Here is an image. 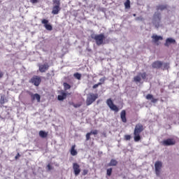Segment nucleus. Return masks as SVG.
Returning <instances> with one entry per match:
<instances>
[{
    "label": "nucleus",
    "instance_id": "nucleus-22",
    "mask_svg": "<svg viewBox=\"0 0 179 179\" xmlns=\"http://www.w3.org/2000/svg\"><path fill=\"white\" fill-rule=\"evenodd\" d=\"M118 164V161L115 160L114 159H112L110 162V163L108 164L109 167L117 166Z\"/></svg>",
    "mask_w": 179,
    "mask_h": 179
},
{
    "label": "nucleus",
    "instance_id": "nucleus-2",
    "mask_svg": "<svg viewBox=\"0 0 179 179\" xmlns=\"http://www.w3.org/2000/svg\"><path fill=\"white\" fill-rule=\"evenodd\" d=\"M92 38L93 40H95L96 45H103V44L110 43V39L106 40V36H104V34H99L92 36Z\"/></svg>",
    "mask_w": 179,
    "mask_h": 179
},
{
    "label": "nucleus",
    "instance_id": "nucleus-23",
    "mask_svg": "<svg viewBox=\"0 0 179 179\" xmlns=\"http://www.w3.org/2000/svg\"><path fill=\"white\" fill-rule=\"evenodd\" d=\"M5 103H8V99L5 95H1L0 98V103L5 104Z\"/></svg>",
    "mask_w": 179,
    "mask_h": 179
},
{
    "label": "nucleus",
    "instance_id": "nucleus-18",
    "mask_svg": "<svg viewBox=\"0 0 179 179\" xmlns=\"http://www.w3.org/2000/svg\"><path fill=\"white\" fill-rule=\"evenodd\" d=\"M176 43V40L171 38H168L166 40V43H164L165 47H169L171 44H174Z\"/></svg>",
    "mask_w": 179,
    "mask_h": 179
},
{
    "label": "nucleus",
    "instance_id": "nucleus-3",
    "mask_svg": "<svg viewBox=\"0 0 179 179\" xmlns=\"http://www.w3.org/2000/svg\"><path fill=\"white\" fill-rule=\"evenodd\" d=\"M52 2V14L58 15L61 12V1L59 0H53Z\"/></svg>",
    "mask_w": 179,
    "mask_h": 179
},
{
    "label": "nucleus",
    "instance_id": "nucleus-17",
    "mask_svg": "<svg viewBox=\"0 0 179 179\" xmlns=\"http://www.w3.org/2000/svg\"><path fill=\"white\" fill-rule=\"evenodd\" d=\"M98 130H93L86 134V141H90V135H97Z\"/></svg>",
    "mask_w": 179,
    "mask_h": 179
},
{
    "label": "nucleus",
    "instance_id": "nucleus-4",
    "mask_svg": "<svg viewBox=\"0 0 179 179\" xmlns=\"http://www.w3.org/2000/svg\"><path fill=\"white\" fill-rule=\"evenodd\" d=\"M97 99H99L98 94H93V93L89 94L87 96V100H86L87 106H91V104H93V103H94L95 100H97Z\"/></svg>",
    "mask_w": 179,
    "mask_h": 179
},
{
    "label": "nucleus",
    "instance_id": "nucleus-43",
    "mask_svg": "<svg viewBox=\"0 0 179 179\" xmlns=\"http://www.w3.org/2000/svg\"><path fill=\"white\" fill-rule=\"evenodd\" d=\"M133 16H136V14H134Z\"/></svg>",
    "mask_w": 179,
    "mask_h": 179
},
{
    "label": "nucleus",
    "instance_id": "nucleus-5",
    "mask_svg": "<svg viewBox=\"0 0 179 179\" xmlns=\"http://www.w3.org/2000/svg\"><path fill=\"white\" fill-rule=\"evenodd\" d=\"M29 83H31L34 86L38 87L40 86V83H41V77L38 76H34L29 81Z\"/></svg>",
    "mask_w": 179,
    "mask_h": 179
},
{
    "label": "nucleus",
    "instance_id": "nucleus-13",
    "mask_svg": "<svg viewBox=\"0 0 179 179\" xmlns=\"http://www.w3.org/2000/svg\"><path fill=\"white\" fill-rule=\"evenodd\" d=\"M41 23L42 24H44V27L46 29V30H48L49 31H51V30H52V26L48 24V20H42Z\"/></svg>",
    "mask_w": 179,
    "mask_h": 179
},
{
    "label": "nucleus",
    "instance_id": "nucleus-34",
    "mask_svg": "<svg viewBox=\"0 0 179 179\" xmlns=\"http://www.w3.org/2000/svg\"><path fill=\"white\" fill-rule=\"evenodd\" d=\"M141 76L142 79H146V76H148V74H146V72L141 73Z\"/></svg>",
    "mask_w": 179,
    "mask_h": 179
},
{
    "label": "nucleus",
    "instance_id": "nucleus-31",
    "mask_svg": "<svg viewBox=\"0 0 179 179\" xmlns=\"http://www.w3.org/2000/svg\"><path fill=\"white\" fill-rule=\"evenodd\" d=\"M106 77H103V78H100L99 83H101V85H104V83L106 82Z\"/></svg>",
    "mask_w": 179,
    "mask_h": 179
},
{
    "label": "nucleus",
    "instance_id": "nucleus-15",
    "mask_svg": "<svg viewBox=\"0 0 179 179\" xmlns=\"http://www.w3.org/2000/svg\"><path fill=\"white\" fill-rule=\"evenodd\" d=\"M151 38H152L153 43L155 44H157L159 41L163 40V36H157V34H153Z\"/></svg>",
    "mask_w": 179,
    "mask_h": 179
},
{
    "label": "nucleus",
    "instance_id": "nucleus-30",
    "mask_svg": "<svg viewBox=\"0 0 179 179\" xmlns=\"http://www.w3.org/2000/svg\"><path fill=\"white\" fill-rule=\"evenodd\" d=\"M134 82H141V80H142V79L141 78V76H136L134 78Z\"/></svg>",
    "mask_w": 179,
    "mask_h": 179
},
{
    "label": "nucleus",
    "instance_id": "nucleus-25",
    "mask_svg": "<svg viewBox=\"0 0 179 179\" xmlns=\"http://www.w3.org/2000/svg\"><path fill=\"white\" fill-rule=\"evenodd\" d=\"M164 9H167V6L166 5H159L157 6V10H164Z\"/></svg>",
    "mask_w": 179,
    "mask_h": 179
},
{
    "label": "nucleus",
    "instance_id": "nucleus-28",
    "mask_svg": "<svg viewBox=\"0 0 179 179\" xmlns=\"http://www.w3.org/2000/svg\"><path fill=\"white\" fill-rule=\"evenodd\" d=\"M124 6L127 9H129V8H131V1L129 0H127L124 3Z\"/></svg>",
    "mask_w": 179,
    "mask_h": 179
},
{
    "label": "nucleus",
    "instance_id": "nucleus-39",
    "mask_svg": "<svg viewBox=\"0 0 179 179\" xmlns=\"http://www.w3.org/2000/svg\"><path fill=\"white\" fill-rule=\"evenodd\" d=\"M38 2V0H31V3H37Z\"/></svg>",
    "mask_w": 179,
    "mask_h": 179
},
{
    "label": "nucleus",
    "instance_id": "nucleus-11",
    "mask_svg": "<svg viewBox=\"0 0 179 179\" xmlns=\"http://www.w3.org/2000/svg\"><path fill=\"white\" fill-rule=\"evenodd\" d=\"M39 71L41 72V73H44L45 72H47L48 69H50V65L48 63H45L44 64H40L39 65Z\"/></svg>",
    "mask_w": 179,
    "mask_h": 179
},
{
    "label": "nucleus",
    "instance_id": "nucleus-26",
    "mask_svg": "<svg viewBox=\"0 0 179 179\" xmlns=\"http://www.w3.org/2000/svg\"><path fill=\"white\" fill-rule=\"evenodd\" d=\"M73 76L76 79H78V80H80V79H82V74L79 73H75Z\"/></svg>",
    "mask_w": 179,
    "mask_h": 179
},
{
    "label": "nucleus",
    "instance_id": "nucleus-41",
    "mask_svg": "<svg viewBox=\"0 0 179 179\" xmlns=\"http://www.w3.org/2000/svg\"><path fill=\"white\" fill-rule=\"evenodd\" d=\"M3 77V73L2 71H0V79L1 78Z\"/></svg>",
    "mask_w": 179,
    "mask_h": 179
},
{
    "label": "nucleus",
    "instance_id": "nucleus-32",
    "mask_svg": "<svg viewBox=\"0 0 179 179\" xmlns=\"http://www.w3.org/2000/svg\"><path fill=\"white\" fill-rule=\"evenodd\" d=\"M169 68H170V66H169V63H164L163 71H165V69H169Z\"/></svg>",
    "mask_w": 179,
    "mask_h": 179
},
{
    "label": "nucleus",
    "instance_id": "nucleus-44",
    "mask_svg": "<svg viewBox=\"0 0 179 179\" xmlns=\"http://www.w3.org/2000/svg\"><path fill=\"white\" fill-rule=\"evenodd\" d=\"M84 1H87V0H84Z\"/></svg>",
    "mask_w": 179,
    "mask_h": 179
},
{
    "label": "nucleus",
    "instance_id": "nucleus-16",
    "mask_svg": "<svg viewBox=\"0 0 179 179\" xmlns=\"http://www.w3.org/2000/svg\"><path fill=\"white\" fill-rule=\"evenodd\" d=\"M120 118L122 122H123L124 124L127 123V111H125V110L121 111Z\"/></svg>",
    "mask_w": 179,
    "mask_h": 179
},
{
    "label": "nucleus",
    "instance_id": "nucleus-42",
    "mask_svg": "<svg viewBox=\"0 0 179 179\" xmlns=\"http://www.w3.org/2000/svg\"><path fill=\"white\" fill-rule=\"evenodd\" d=\"M103 136L106 138V136H107V134H106V133L103 134Z\"/></svg>",
    "mask_w": 179,
    "mask_h": 179
},
{
    "label": "nucleus",
    "instance_id": "nucleus-27",
    "mask_svg": "<svg viewBox=\"0 0 179 179\" xmlns=\"http://www.w3.org/2000/svg\"><path fill=\"white\" fill-rule=\"evenodd\" d=\"M63 86L64 87V90H69V89H71V85L68 84L67 83H64Z\"/></svg>",
    "mask_w": 179,
    "mask_h": 179
},
{
    "label": "nucleus",
    "instance_id": "nucleus-14",
    "mask_svg": "<svg viewBox=\"0 0 179 179\" xmlns=\"http://www.w3.org/2000/svg\"><path fill=\"white\" fill-rule=\"evenodd\" d=\"M163 66V62L161 61H155L152 64V67L154 69H160Z\"/></svg>",
    "mask_w": 179,
    "mask_h": 179
},
{
    "label": "nucleus",
    "instance_id": "nucleus-7",
    "mask_svg": "<svg viewBox=\"0 0 179 179\" xmlns=\"http://www.w3.org/2000/svg\"><path fill=\"white\" fill-rule=\"evenodd\" d=\"M162 146H173L176 145V140L174 138H167L161 142Z\"/></svg>",
    "mask_w": 179,
    "mask_h": 179
},
{
    "label": "nucleus",
    "instance_id": "nucleus-35",
    "mask_svg": "<svg viewBox=\"0 0 179 179\" xmlns=\"http://www.w3.org/2000/svg\"><path fill=\"white\" fill-rule=\"evenodd\" d=\"M101 86V83H97L93 85L92 89H97L98 87Z\"/></svg>",
    "mask_w": 179,
    "mask_h": 179
},
{
    "label": "nucleus",
    "instance_id": "nucleus-20",
    "mask_svg": "<svg viewBox=\"0 0 179 179\" xmlns=\"http://www.w3.org/2000/svg\"><path fill=\"white\" fill-rule=\"evenodd\" d=\"M145 99L147 100H151V102H152L154 103H157V99L153 98V95H152L150 94H147L146 96H145Z\"/></svg>",
    "mask_w": 179,
    "mask_h": 179
},
{
    "label": "nucleus",
    "instance_id": "nucleus-8",
    "mask_svg": "<svg viewBox=\"0 0 179 179\" xmlns=\"http://www.w3.org/2000/svg\"><path fill=\"white\" fill-rule=\"evenodd\" d=\"M155 174L157 177L160 176V173L162 170V167H163V163L160 161H157L155 164Z\"/></svg>",
    "mask_w": 179,
    "mask_h": 179
},
{
    "label": "nucleus",
    "instance_id": "nucleus-33",
    "mask_svg": "<svg viewBox=\"0 0 179 179\" xmlns=\"http://www.w3.org/2000/svg\"><path fill=\"white\" fill-rule=\"evenodd\" d=\"M124 141H131V135H129V134L125 135Z\"/></svg>",
    "mask_w": 179,
    "mask_h": 179
},
{
    "label": "nucleus",
    "instance_id": "nucleus-37",
    "mask_svg": "<svg viewBox=\"0 0 179 179\" xmlns=\"http://www.w3.org/2000/svg\"><path fill=\"white\" fill-rule=\"evenodd\" d=\"M87 173H89V170L87 169H84L83 171V176H87Z\"/></svg>",
    "mask_w": 179,
    "mask_h": 179
},
{
    "label": "nucleus",
    "instance_id": "nucleus-10",
    "mask_svg": "<svg viewBox=\"0 0 179 179\" xmlns=\"http://www.w3.org/2000/svg\"><path fill=\"white\" fill-rule=\"evenodd\" d=\"M73 170L74 176H78L79 174H80V166L78 165V163L73 164Z\"/></svg>",
    "mask_w": 179,
    "mask_h": 179
},
{
    "label": "nucleus",
    "instance_id": "nucleus-38",
    "mask_svg": "<svg viewBox=\"0 0 179 179\" xmlns=\"http://www.w3.org/2000/svg\"><path fill=\"white\" fill-rule=\"evenodd\" d=\"M19 157H20V154L17 153V155L15 157V160H17Z\"/></svg>",
    "mask_w": 179,
    "mask_h": 179
},
{
    "label": "nucleus",
    "instance_id": "nucleus-24",
    "mask_svg": "<svg viewBox=\"0 0 179 179\" xmlns=\"http://www.w3.org/2000/svg\"><path fill=\"white\" fill-rule=\"evenodd\" d=\"M39 136H41V138H47V136H48V133H47L43 130H41L39 131Z\"/></svg>",
    "mask_w": 179,
    "mask_h": 179
},
{
    "label": "nucleus",
    "instance_id": "nucleus-36",
    "mask_svg": "<svg viewBox=\"0 0 179 179\" xmlns=\"http://www.w3.org/2000/svg\"><path fill=\"white\" fill-rule=\"evenodd\" d=\"M71 105L73 106V107H75V108H78L80 107V104H79V103L75 104L74 103H71Z\"/></svg>",
    "mask_w": 179,
    "mask_h": 179
},
{
    "label": "nucleus",
    "instance_id": "nucleus-1",
    "mask_svg": "<svg viewBox=\"0 0 179 179\" xmlns=\"http://www.w3.org/2000/svg\"><path fill=\"white\" fill-rule=\"evenodd\" d=\"M145 131V127L143 124L138 123L136 124L134 131V142H139L142 137L141 136V134Z\"/></svg>",
    "mask_w": 179,
    "mask_h": 179
},
{
    "label": "nucleus",
    "instance_id": "nucleus-9",
    "mask_svg": "<svg viewBox=\"0 0 179 179\" xmlns=\"http://www.w3.org/2000/svg\"><path fill=\"white\" fill-rule=\"evenodd\" d=\"M154 24H155V27L157 29H159V27H160V24L158 22L157 24H156V20H159V22H160V20H162V15L160 14V13H155L154 14Z\"/></svg>",
    "mask_w": 179,
    "mask_h": 179
},
{
    "label": "nucleus",
    "instance_id": "nucleus-19",
    "mask_svg": "<svg viewBox=\"0 0 179 179\" xmlns=\"http://www.w3.org/2000/svg\"><path fill=\"white\" fill-rule=\"evenodd\" d=\"M66 93L64 92H61V95H58L57 96V100H59V101H62L64 100H65V99H66Z\"/></svg>",
    "mask_w": 179,
    "mask_h": 179
},
{
    "label": "nucleus",
    "instance_id": "nucleus-6",
    "mask_svg": "<svg viewBox=\"0 0 179 179\" xmlns=\"http://www.w3.org/2000/svg\"><path fill=\"white\" fill-rule=\"evenodd\" d=\"M106 104L112 111H115V113H118V111H120L118 106L114 104V102H113L111 99H107Z\"/></svg>",
    "mask_w": 179,
    "mask_h": 179
},
{
    "label": "nucleus",
    "instance_id": "nucleus-40",
    "mask_svg": "<svg viewBox=\"0 0 179 179\" xmlns=\"http://www.w3.org/2000/svg\"><path fill=\"white\" fill-rule=\"evenodd\" d=\"M48 170H52V167H51V164H48L47 166Z\"/></svg>",
    "mask_w": 179,
    "mask_h": 179
},
{
    "label": "nucleus",
    "instance_id": "nucleus-29",
    "mask_svg": "<svg viewBox=\"0 0 179 179\" xmlns=\"http://www.w3.org/2000/svg\"><path fill=\"white\" fill-rule=\"evenodd\" d=\"M111 174H113V169L112 168L108 169L106 171V175L108 177H110Z\"/></svg>",
    "mask_w": 179,
    "mask_h": 179
},
{
    "label": "nucleus",
    "instance_id": "nucleus-21",
    "mask_svg": "<svg viewBox=\"0 0 179 179\" xmlns=\"http://www.w3.org/2000/svg\"><path fill=\"white\" fill-rule=\"evenodd\" d=\"M76 148V145H73L71 146L70 152L71 156H76V155H78V151H76V150H75V148Z\"/></svg>",
    "mask_w": 179,
    "mask_h": 179
},
{
    "label": "nucleus",
    "instance_id": "nucleus-12",
    "mask_svg": "<svg viewBox=\"0 0 179 179\" xmlns=\"http://www.w3.org/2000/svg\"><path fill=\"white\" fill-rule=\"evenodd\" d=\"M29 96H31V101H34V100L37 101V103H40L41 96L38 94H33L31 92H29Z\"/></svg>",
    "mask_w": 179,
    "mask_h": 179
}]
</instances>
